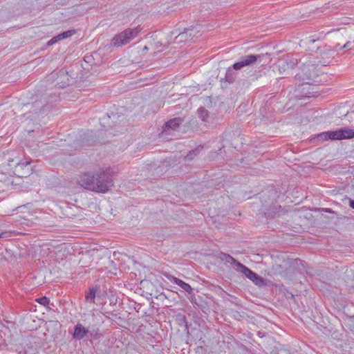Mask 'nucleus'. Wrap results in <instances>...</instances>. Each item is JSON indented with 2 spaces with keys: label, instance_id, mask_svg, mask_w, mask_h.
<instances>
[{
  "label": "nucleus",
  "instance_id": "9",
  "mask_svg": "<svg viewBox=\"0 0 354 354\" xmlns=\"http://www.w3.org/2000/svg\"><path fill=\"white\" fill-rule=\"evenodd\" d=\"M164 276L167 279H169L170 281L174 282V283H176L178 286H179L182 289L185 290L189 294H192L193 293V289L190 286V285L187 283H185L183 280H181V279H180L178 278H176V277H174V276H172V275H171V274H169L168 273H164Z\"/></svg>",
  "mask_w": 354,
  "mask_h": 354
},
{
  "label": "nucleus",
  "instance_id": "3",
  "mask_svg": "<svg viewBox=\"0 0 354 354\" xmlns=\"http://www.w3.org/2000/svg\"><path fill=\"white\" fill-rule=\"evenodd\" d=\"M337 51V49L332 48L330 46L324 45L317 48L311 59L317 66H328L332 63L334 55Z\"/></svg>",
  "mask_w": 354,
  "mask_h": 354
},
{
  "label": "nucleus",
  "instance_id": "15",
  "mask_svg": "<svg viewBox=\"0 0 354 354\" xmlns=\"http://www.w3.org/2000/svg\"><path fill=\"white\" fill-rule=\"evenodd\" d=\"M277 65H278L279 70H281V68H283V71H285L286 66L287 67V68H292L294 67V66L295 65V63L292 62H290V63H288L284 59H280L278 61Z\"/></svg>",
  "mask_w": 354,
  "mask_h": 354
},
{
  "label": "nucleus",
  "instance_id": "33",
  "mask_svg": "<svg viewBox=\"0 0 354 354\" xmlns=\"http://www.w3.org/2000/svg\"><path fill=\"white\" fill-rule=\"evenodd\" d=\"M55 37L56 38L57 41L62 39L61 34H59L58 35L55 36Z\"/></svg>",
  "mask_w": 354,
  "mask_h": 354
},
{
  "label": "nucleus",
  "instance_id": "38",
  "mask_svg": "<svg viewBox=\"0 0 354 354\" xmlns=\"http://www.w3.org/2000/svg\"><path fill=\"white\" fill-rule=\"evenodd\" d=\"M14 162V160H12H12H8V165H9V166H10V167L12 166L11 162Z\"/></svg>",
  "mask_w": 354,
  "mask_h": 354
},
{
  "label": "nucleus",
  "instance_id": "40",
  "mask_svg": "<svg viewBox=\"0 0 354 354\" xmlns=\"http://www.w3.org/2000/svg\"><path fill=\"white\" fill-rule=\"evenodd\" d=\"M337 47H338V45H336V47H334L333 48L337 49Z\"/></svg>",
  "mask_w": 354,
  "mask_h": 354
},
{
  "label": "nucleus",
  "instance_id": "25",
  "mask_svg": "<svg viewBox=\"0 0 354 354\" xmlns=\"http://www.w3.org/2000/svg\"><path fill=\"white\" fill-rule=\"evenodd\" d=\"M36 301H37L39 304L44 306H46L49 304V299L46 297H42L40 298H38L36 299Z\"/></svg>",
  "mask_w": 354,
  "mask_h": 354
},
{
  "label": "nucleus",
  "instance_id": "14",
  "mask_svg": "<svg viewBox=\"0 0 354 354\" xmlns=\"http://www.w3.org/2000/svg\"><path fill=\"white\" fill-rule=\"evenodd\" d=\"M203 147L202 146H198L195 149L189 151L188 153L185 157V160L186 162L192 161L194 159L195 157L198 156L200 153L203 151Z\"/></svg>",
  "mask_w": 354,
  "mask_h": 354
},
{
  "label": "nucleus",
  "instance_id": "8",
  "mask_svg": "<svg viewBox=\"0 0 354 354\" xmlns=\"http://www.w3.org/2000/svg\"><path fill=\"white\" fill-rule=\"evenodd\" d=\"M196 32L192 28H186L175 37L174 42L180 44L192 40L196 36Z\"/></svg>",
  "mask_w": 354,
  "mask_h": 354
},
{
  "label": "nucleus",
  "instance_id": "32",
  "mask_svg": "<svg viewBox=\"0 0 354 354\" xmlns=\"http://www.w3.org/2000/svg\"><path fill=\"white\" fill-rule=\"evenodd\" d=\"M349 206H350L352 209H354V200H352V199H350V200H349Z\"/></svg>",
  "mask_w": 354,
  "mask_h": 354
},
{
  "label": "nucleus",
  "instance_id": "12",
  "mask_svg": "<svg viewBox=\"0 0 354 354\" xmlns=\"http://www.w3.org/2000/svg\"><path fill=\"white\" fill-rule=\"evenodd\" d=\"M88 333V330L84 326H83L81 324H77L75 326L73 337L75 339L80 340L83 339Z\"/></svg>",
  "mask_w": 354,
  "mask_h": 354
},
{
  "label": "nucleus",
  "instance_id": "10",
  "mask_svg": "<svg viewBox=\"0 0 354 354\" xmlns=\"http://www.w3.org/2000/svg\"><path fill=\"white\" fill-rule=\"evenodd\" d=\"M276 196L277 192L274 189H271L261 195V202L265 207H268L276 202Z\"/></svg>",
  "mask_w": 354,
  "mask_h": 354
},
{
  "label": "nucleus",
  "instance_id": "16",
  "mask_svg": "<svg viewBox=\"0 0 354 354\" xmlns=\"http://www.w3.org/2000/svg\"><path fill=\"white\" fill-rule=\"evenodd\" d=\"M234 70V69H233L232 67L229 68L226 72L225 79H226V81L228 82L229 83H232L235 80L236 74H235Z\"/></svg>",
  "mask_w": 354,
  "mask_h": 354
},
{
  "label": "nucleus",
  "instance_id": "13",
  "mask_svg": "<svg viewBox=\"0 0 354 354\" xmlns=\"http://www.w3.org/2000/svg\"><path fill=\"white\" fill-rule=\"evenodd\" d=\"M250 280H251L252 282L254 283L255 285L261 287L265 285L264 279L263 278L259 276L257 274L254 272L253 271H250L249 273L248 277Z\"/></svg>",
  "mask_w": 354,
  "mask_h": 354
},
{
  "label": "nucleus",
  "instance_id": "4",
  "mask_svg": "<svg viewBox=\"0 0 354 354\" xmlns=\"http://www.w3.org/2000/svg\"><path fill=\"white\" fill-rule=\"evenodd\" d=\"M354 138V130L348 128H342L335 131H330L322 133L317 136L320 140H344Z\"/></svg>",
  "mask_w": 354,
  "mask_h": 354
},
{
  "label": "nucleus",
  "instance_id": "30",
  "mask_svg": "<svg viewBox=\"0 0 354 354\" xmlns=\"http://www.w3.org/2000/svg\"><path fill=\"white\" fill-rule=\"evenodd\" d=\"M57 40H56V38H55V37H53L52 39H50L48 41L47 44H48V46H52V45L55 44V43H57Z\"/></svg>",
  "mask_w": 354,
  "mask_h": 354
},
{
  "label": "nucleus",
  "instance_id": "24",
  "mask_svg": "<svg viewBox=\"0 0 354 354\" xmlns=\"http://www.w3.org/2000/svg\"><path fill=\"white\" fill-rule=\"evenodd\" d=\"M316 40L315 39H312L310 37H306L304 39H302L300 42L301 46H306L310 44H313Z\"/></svg>",
  "mask_w": 354,
  "mask_h": 354
},
{
  "label": "nucleus",
  "instance_id": "35",
  "mask_svg": "<svg viewBox=\"0 0 354 354\" xmlns=\"http://www.w3.org/2000/svg\"><path fill=\"white\" fill-rule=\"evenodd\" d=\"M155 46H156V49H158V48H159V46H161V44H160V43H159V42H156V43L155 44Z\"/></svg>",
  "mask_w": 354,
  "mask_h": 354
},
{
  "label": "nucleus",
  "instance_id": "1",
  "mask_svg": "<svg viewBox=\"0 0 354 354\" xmlns=\"http://www.w3.org/2000/svg\"><path fill=\"white\" fill-rule=\"evenodd\" d=\"M113 170L109 167L106 169H100L97 171V183L89 182L91 177L89 175H80L78 182L79 184L88 190L96 193H106L113 187Z\"/></svg>",
  "mask_w": 354,
  "mask_h": 354
},
{
  "label": "nucleus",
  "instance_id": "36",
  "mask_svg": "<svg viewBox=\"0 0 354 354\" xmlns=\"http://www.w3.org/2000/svg\"><path fill=\"white\" fill-rule=\"evenodd\" d=\"M148 50H149V47H148L147 46H145L143 48V49H142V50H143V51H147Z\"/></svg>",
  "mask_w": 354,
  "mask_h": 354
},
{
  "label": "nucleus",
  "instance_id": "26",
  "mask_svg": "<svg viewBox=\"0 0 354 354\" xmlns=\"http://www.w3.org/2000/svg\"><path fill=\"white\" fill-rule=\"evenodd\" d=\"M75 33V30H67L66 32L61 33V36H62V39H64L68 38L69 37H71Z\"/></svg>",
  "mask_w": 354,
  "mask_h": 354
},
{
  "label": "nucleus",
  "instance_id": "5",
  "mask_svg": "<svg viewBox=\"0 0 354 354\" xmlns=\"http://www.w3.org/2000/svg\"><path fill=\"white\" fill-rule=\"evenodd\" d=\"M141 31L140 26L134 28H127L116 35L111 40V44L114 46H120L130 42L131 39L137 37Z\"/></svg>",
  "mask_w": 354,
  "mask_h": 354
},
{
  "label": "nucleus",
  "instance_id": "17",
  "mask_svg": "<svg viewBox=\"0 0 354 354\" xmlns=\"http://www.w3.org/2000/svg\"><path fill=\"white\" fill-rule=\"evenodd\" d=\"M236 267L237 268V270L239 272L242 273L243 275H245L246 277H248L249 273L250 272L251 270L249 269L248 267L244 266L240 262L236 263Z\"/></svg>",
  "mask_w": 354,
  "mask_h": 354
},
{
  "label": "nucleus",
  "instance_id": "6",
  "mask_svg": "<svg viewBox=\"0 0 354 354\" xmlns=\"http://www.w3.org/2000/svg\"><path fill=\"white\" fill-rule=\"evenodd\" d=\"M267 55L268 54L266 53V55H248L241 57L239 62L232 65V68L237 71L245 66H252L257 62L261 63Z\"/></svg>",
  "mask_w": 354,
  "mask_h": 354
},
{
  "label": "nucleus",
  "instance_id": "2",
  "mask_svg": "<svg viewBox=\"0 0 354 354\" xmlns=\"http://www.w3.org/2000/svg\"><path fill=\"white\" fill-rule=\"evenodd\" d=\"M318 73L319 70L317 69L316 64L310 59L308 62L304 64L295 77L302 82V86L315 85L319 84V81L315 80L318 77Z\"/></svg>",
  "mask_w": 354,
  "mask_h": 354
},
{
  "label": "nucleus",
  "instance_id": "22",
  "mask_svg": "<svg viewBox=\"0 0 354 354\" xmlns=\"http://www.w3.org/2000/svg\"><path fill=\"white\" fill-rule=\"evenodd\" d=\"M82 175H89L90 177H92V178H91V180L88 181L89 182H93V183H98V180H97V171H94V172H86V173H84L82 174Z\"/></svg>",
  "mask_w": 354,
  "mask_h": 354
},
{
  "label": "nucleus",
  "instance_id": "28",
  "mask_svg": "<svg viewBox=\"0 0 354 354\" xmlns=\"http://www.w3.org/2000/svg\"><path fill=\"white\" fill-rule=\"evenodd\" d=\"M111 118V116L109 115H106V116H104L102 119H101V124L103 127H105V124H108L109 123V119Z\"/></svg>",
  "mask_w": 354,
  "mask_h": 354
},
{
  "label": "nucleus",
  "instance_id": "31",
  "mask_svg": "<svg viewBox=\"0 0 354 354\" xmlns=\"http://www.w3.org/2000/svg\"><path fill=\"white\" fill-rule=\"evenodd\" d=\"M351 41H347L342 47L340 48V50L341 49H344V48H351L352 47H351Z\"/></svg>",
  "mask_w": 354,
  "mask_h": 354
},
{
  "label": "nucleus",
  "instance_id": "7",
  "mask_svg": "<svg viewBox=\"0 0 354 354\" xmlns=\"http://www.w3.org/2000/svg\"><path fill=\"white\" fill-rule=\"evenodd\" d=\"M30 163L31 162L28 160L17 162L15 165L14 173L21 178L29 176L32 171V169L30 167Z\"/></svg>",
  "mask_w": 354,
  "mask_h": 354
},
{
  "label": "nucleus",
  "instance_id": "34",
  "mask_svg": "<svg viewBox=\"0 0 354 354\" xmlns=\"http://www.w3.org/2000/svg\"><path fill=\"white\" fill-rule=\"evenodd\" d=\"M324 211L325 212H328V213H333L334 212L332 209H330L329 208H326V209H324Z\"/></svg>",
  "mask_w": 354,
  "mask_h": 354
},
{
  "label": "nucleus",
  "instance_id": "20",
  "mask_svg": "<svg viewBox=\"0 0 354 354\" xmlns=\"http://www.w3.org/2000/svg\"><path fill=\"white\" fill-rule=\"evenodd\" d=\"M86 301L90 303H94L95 298V290L94 288H90L89 292L85 296Z\"/></svg>",
  "mask_w": 354,
  "mask_h": 354
},
{
  "label": "nucleus",
  "instance_id": "27",
  "mask_svg": "<svg viewBox=\"0 0 354 354\" xmlns=\"http://www.w3.org/2000/svg\"><path fill=\"white\" fill-rule=\"evenodd\" d=\"M46 105V102H41V101H39V102H35L33 104H32V106L39 109H43Z\"/></svg>",
  "mask_w": 354,
  "mask_h": 354
},
{
  "label": "nucleus",
  "instance_id": "39",
  "mask_svg": "<svg viewBox=\"0 0 354 354\" xmlns=\"http://www.w3.org/2000/svg\"><path fill=\"white\" fill-rule=\"evenodd\" d=\"M310 93H306V94H305V95H306V96H307V97H310Z\"/></svg>",
  "mask_w": 354,
  "mask_h": 354
},
{
  "label": "nucleus",
  "instance_id": "18",
  "mask_svg": "<svg viewBox=\"0 0 354 354\" xmlns=\"http://www.w3.org/2000/svg\"><path fill=\"white\" fill-rule=\"evenodd\" d=\"M236 267L237 268V270L239 272L242 273L243 275H245L246 277H248L249 273L250 272L251 270L249 269L248 267L244 266L240 262L236 263Z\"/></svg>",
  "mask_w": 354,
  "mask_h": 354
},
{
  "label": "nucleus",
  "instance_id": "29",
  "mask_svg": "<svg viewBox=\"0 0 354 354\" xmlns=\"http://www.w3.org/2000/svg\"><path fill=\"white\" fill-rule=\"evenodd\" d=\"M11 236V232H2L0 233V238H8Z\"/></svg>",
  "mask_w": 354,
  "mask_h": 354
},
{
  "label": "nucleus",
  "instance_id": "21",
  "mask_svg": "<svg viewBox=\"0 0 354 354\" xmlns=\"http://www.w3.org/2000/svg\"><path fill=\"white\" fill-rule=\"evenodd\" d=\"M198 115L200 118H201L203 121L207 120V118L209 115L208 111L203 107H201L198 109Z\"/></svg>",
  "mask_w": 354,
  "mask_h": 354
},
{
  "label": "nucleus",
  "instance_id": "37",
  "mask_svg": "<svg viewBox=\"0 0 354 354\" xmlns=\"http://www.w3.org/2000/svg\"><path fill=\"white\" fill-rule=\"evenodd\" d=\"M80 146H84V145H86V144H84L83 140H80Z\"/></svg>",
  "mask_w": 354,
  "mask_h": 354
},
{
  "label": "nucleus",
  "instance_id": "19",
  "mask_svg": "<svg viewBox=\"0 0 354 354\" xmlns=\"http://www.w3.org/2000/svg\"><path fill=\"white\" fill-rule=\"evenodd\" d=\"M220 258L223 261H225L226 262L230 263L232 264H234L235 266H236V263L239 262L234 258H233L232 256H230L228 254H225V253H221L220 255Z\"/></svg>",
  "mask_w": 354,
  "mask_h": 354
},
{
  "label": "nucleus",
  "instance_id": "11",
  "mask_svg": "<svg viewBox=\"0 0 354 354\" xmlns=\"http://www.w3.org/2000/svg\"><path fill=\"white\" fill-rule=\"evenodd\" d=\"M183 120L180 118H175L167 122L165 124L163 132L166 134H170V131L176 130L181 124Z\"/></svg>",
  "mask_w": 354,
  "mask_h": 354
},
{
  "label": "nucleus",
  "instance_id": "23",
  "mask_svg": "<svg viewBox=\"0 0 354 354\" xmlns=\"http://www.w3.org/2000/svg\"><path fill=\"white\" fill-rule=\"evenodd\" d=\"M345 322L350 326L351 330H354V315L352 316L347 315Z\"/></svg>",
  "mask_w": 354,
  "mask_h": 354
}]
</instances>
